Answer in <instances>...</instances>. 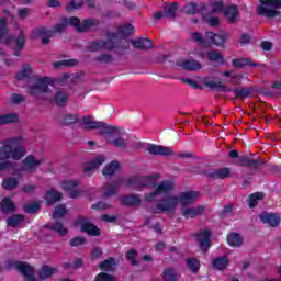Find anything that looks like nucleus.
Segmentation results:
<instances>
[{
	"label": "nucleus",
	"mask_w": 281,
	"mask_h": 281,
	"mask_svg": "<svg viewBox=\"0 0 281 281\" xmlns=\"http://www.w3.org/2000/svg\"><path fill=\"white\" fill-rule=\"evenodd\" d=\"M50 229H53V232H56L57 234H59L60 236H65V234H67V228L64 227L59 222L55 223Z\"/></svg>",
	"instance_id": "nucleus-53"
},
{
	"label": "nucleus",
	"mask_w": 281,
	"mask_h": 281,
	"mask_svg": "<svg viewBox=\"0 0 281 281\" xmlns=\"http://www.w3.org/2000/svg\"><path fill=\"white\" fill-rule=\"evenodd\" d=\"M25 156V148L11 140L7 145L0 147V161L5 159H22Z\"/></svg>",
	"instance_id": "nucleus-5"
},
{
	"label": "nucleus",
	"mask_w": 281,
	"mask_h": 281,
	"mask_svg": "<svg viewBox=\"0 0 281 281\" xmlns=\"http://www.w3.org/2000/svg\"><path fill=\"white\" fill-rule=\"evenodd\" d=\"M134 46L137 47V49H150L153 42L148 38H138L134 41Z\"/></svg>",
	"instance_id": "nucleus-39"
},
{
	"label": "nucleus",
	"mask_w": 281,
	"mask_h": 281,
	"mask_svg": "<svg viewBox=\"0 0 281 281\" xmlns=\"http://www.w3.org/2000/svg\"><path fill=\"white\" fill-rule=\"evenodd\" d=\"M207 12H222L223 8H225V4L223 3V0H209V3L206 4Z\"/></svg>",
	"instance_id": "nucleus-28"
},
{
	"label": "nucleus",
	"mask_w": 281,
	"mask_h": 281,
	"mask_svg": "<svg viewBox=\"0 0 281 281\" xmlns=\"http://www.w3.org/2000/svg\"><path fill=\"white\" fill-rule=\"evenodd\" d=\"M19 186V181L15 178H7L2 181L3 190H14Z\"/></svg>",
	"instance_id": "nucleus-41"
},
{
	"label": "nucleus",
	"mask_w": 281,
	"mask_h": 281,
	"mask_svg": "<svg viewBox=\"0 0 281 281\" xmlns=\"http://www.w3.org/2000/svg\"><path fill=\"white\" fill-rule=\"evenodd\" d=\"M212 14H216V12L207 11V7H206L205 14H202V19H203V21H205V23H207L209 25L214 27V26L218 25L220 20L216 16H212Z\"/></svg>",
	"instance_id": "nucleus-33"
},
{
	"label": "nucleus",
	"mask_w": 281,
	"mask_h": 281,
	"mask_svg": "<svg viewBox=\"0 0 281 281\" xmlns=\"http://www.w3.org/2000/svg\"><path fill=\"white\" fill-rule=\"evenodd\" d=\"M32 75V67L30 65H24L22 69L18 72L16 78L19 80H25L29 76Z\"/></svg>",
	"instance_id": "nucleus-44"
},
{
	"label": "nucleus",
	"mask_w": 281,
	"mask_h": 281,
	"mask_svg": "<svg viewBox=\"0 0 281 281\" xmlns=\"http://www.w3.org/2000/svg\"><path fill=\"white\" fill-rule=\"evenodd\" d=\"M109 207H111V205L104 202H98L91 205L92 210H109Z\"/></svg>",
	"instance_id": "nucleus-59"
},
{
	"label": "nucleus",
	"mask_w": 281,
	"mask_h": 281,
	"mask_svg": "<svg viewBox=\"0 0 281 281\" xmlns=\"http://www.w3.org/2000/svg\"><path fill=\"white\" fill-rule=\"evenodd\" d=\"M11 38L15 41V49H18L19 52L20 49H23L25 45V33L23 31V27L19 26V24H14Z\"/></svg>",
	"instance_id": "nucleus-12"
},
{
	"label": "nucleus",
	"mask_w": 281,
	"mask_h": 281,
	"mask_svg": "<svg viewBox=\"0 0 281 281\" xmlns=\"http://www.w3.org/2000/svg\"><path fill=\"white\" fill-rule=\"evenodd\" d=\"M2 212H12L14 210V203L10 198H4L0 204Z\"/></svg>",
	"instance_id": "nucleus-47"
},
{
	"label": "nucleus",
	"mask_w": 281,
	"mask_h": 281,
	"mask_svg": "<svg viewBox=\"0 0 281 281\" xmlns=\"http://www.w3.org/2000/svg\"><path fill=\"white\" fill-rule=\"evenodd\" d=\"M265 199V193L257 192L252 193L248 196L249 207H256L258 205V201H262Z\"/></svg>",
	"instance_id": "nucleus-38"
},
{
	"label": "nucleus",
	"mask_w": 281,
	"mask_h": 281,
	"mask_svg": "<svg viewBox=\"0 0 281 281\" xmlns=\"http://www.w3.org/2000/svg\"><path fill=\"white\" fill-rule=\"evenodd\" d=\"M79 120L78 114H65L60 122L64 126H69V124H76Z\"/></svg>",
	"instance_id": "nucleus-40"
},
{
	"label": "nucleus",
	"mask_w": 281,
	"mask_h": 281,
	"mask_svg": "<svg viewBox=\"0 0 281 281\" xmlns=\"http://www.w3.org/2000/svg\"><path fill=\"white\" fill-rule=\"evenodd\" d=\"M260 221L270 227H279L281 223L280 215L278 213L263 212L259 215Z\"/></svg>",
	"instance_id": "nucleus-15"
},
{
	"label": "nucleus",
	"mask_w": 281,
	"mask_h": 281,
	"mask_svg": "<svg viewBox=\"0 0 281 281\" xmlns=\"http://www.w3.org/2000/svg\"><path fill=\"white\" fill-rule=\"evenodd\" d=\"M123 34H133V25L127 24L121 27Z\"/></svg>",
	"instance_id": "nucleus-64"
},
{
	"label": "nucleus",
	"mask_w": 281,
	"mask_h": 281,
	"mask_svg": "<svg viewBox=\"0 0 281 281\" xmlns=\"http://www.w3.org/2000/svg\"><path fill=\"white\" fill-rule=\"evenodd\" d=\"M38 207H41L40 202H34L33 204H29L24 206L25 212L32 213V212H37Z\"/></svg>",
	"instance_id": "nucleus-57"
},
{
	"label": "nucleus",
	"mask_w": 281,
	"mask_h": 281,
	"mask_svg": "<svg viewBox=\"0 0 281 281\" xmlns=\"http://www.w3.org/2000/svg\"><path fill=\"white\" fill-rule=\"evenodd\" d=\"M126 258L127 260H130V262H132V265H135V258H137V251L135 250H130L127 254H126Z\"/></svg>",
	"instance_id": "nucleus-61"
},
{
	"label": "nucleus",
	"mask_w": 281,
	"mask_h": 281,
	"mask_svg": "<svg viewBox=\"0 0 281 281\" xmlns=\"http://www.w3.org/2000/svg\"><path fill=\"white\" fill-rule=\"evenodd\" d=\"M228 38L229 34L225 32H221L218 34L207 32L205 40H203V36L200 35V33L192 34V40L200 43V45H207V43H212L213 45H223Z\"/></svg>",
	"instance_id": "nucleus-7"
},
{
	"label": "nucleus",
	"mask_w": 281,
	"mask_h": 281,
	"mask_svg": "<svg viewBox=\"0 0 281 281\" xmlns=\"http://www.w3.org/2000/svg\"><path fill=\"white\" fill-rule=\"evenodd\" d=\"M81 124L88 131H93L98 128L102 135L104 133H117L115 125L105 124L104 122L95 121L93 116H83Z\"/></svg>",
	"instance_id": "nucleus-6"
},
{
	"label": "nucleus",
	"mask_w": 281,
	"mask_h": 281,
	"mask_svg": "<svg viewBox=\"0 0 281 281\" xmlns=\"http://www.w3.org/2000/svg\"><path fill=\"white\" fill-rule=\"evenodd\" d=\"M117 170H120V162L117 161H112L110 164H108L103 170H102V175L104 177H111L112 175H115V172H117Z\"/></svg>",
	"instance_id": "nucleus-30"
},
{
	"label": "nucleus",
	"mask_w": 281,
	"mask_h": 281,
	"mask_svg": "<svg viewBox=\"0 0 281 281\" xmlns=\"http://www.w3.org/2000/svg\"><path fill=\"white\" fill-rule=\"evenodd\" d=\"M29 93L31 95H42L49 102H55L58 106H65V103L69 101V94L65 90H56V81L49 77H42L34 81L30 86Z\"/></svg>",
	"instance_id": "nucleus-2"
},
{
	"label": "nucleus",
	"mask_w": 281,
	"mask_h": 281,
	"mask_svg": "<svg viewBox=\"0 0 281 281\" xmlns=\"http://www.w3.org/2000/svg\"><path fill=\"white\" fill-rule=\"evenodd\" d=\"M67 214V210L64 205L56 206L53 212V218H63Z\"/></svg>",
	"instance_id": "nucleus-51"
},
{
	"label": "nucleus",
	"mask_w": 281,
	"mask_h": 281,
	"mask_svg": "<svg viewBox=\"0 0 281 281\" xmlns=\"http://www.w3.org/2000/svg\"><path fill=\"white\" fill-rule=\"evenodd\" d=\"M147 150L150 155H173L175 151L170 147H165L161 145H148Z\"/></svg>",
	"instance_id": "nucleus-23"
},
{
	"label": "nucleus",
	"mask_w": 281,
	"mask_h": 281,
	"mask_svg": "<svg viewBox=\"0 0 281 281\" xmlns=\"http://www.w3.org/2000/svg\"><path fill=\"white\" fill-rule=\"evenodd\" d=\"M166 16L172 19L177 12V2L165 5L164 8Z\"/></svg>",
	"instance_id": "nucleus-48"
},
{
	"label": "nucleus",
	"mask_w": 281,
	"mask_h": 281,
	"mask_svg": "<svg viewBox=\"0 0 281 281\" xmlns=\"http://www.w3.org/2000/svg\"><path fill=\"white\" fill-rule=\"evenodd\" d=\"M281 0H259L257 5V13L260 16H266L267 19H273L280 15Z\"/></svg>",
	"instance_id": "nucleus-4"
},
{
	"label": "nucleus",
	"mask_w": 281,
	"mask_h": 281,
	"mask_svg": "<svg viewBox=\"0 0 281 281\" xmlns=\"http://www.w3.org/2000/svg\"><path fill=\"white\" fill-rule=\"evenodd\" d=\"M177 196L181 207H184L186 205H191V203H194V201H196V198L199 196V193L194 191H188V192H182Z\"/></svg>",
	"instance_id": "nucleus-19"
},
{
	"label": "nucleus",
	"mask_w": 281,
	"mask_h": 281,
	"mask_svg": "<svg viewBox=\"0 0 281 281\" xmlns=\"http://www.w3.org/2000/svg\"><path fill=\"white\" fill-rule=\"evenodd\" d=\"M93 260H97V258H101L102 257V248H93L92 249V254H91Z\"/></svg>",
	"instance_id": "nucleus-63"
},
{
	"label": "nucleus",
	"mask_w": 281,
	"mask_h": 281,
	"mask_svg": "<svg viewBox=\"0 0 281 281\" xmlns=\"http://www.w3.org/2000/svg\"><path fill=\"white\" fill-rule=\"evenodd\" d=\"M206 8H207V4L203 2L200 4H196L194 2H189L182 8V12L184 14H190V15L201 14L202 16V14H205Z\"/></svg>",
	"instance_id": "nucleus-13"
},
{
	"label": "nucleus",
	"mask_w": 281,
	"mask_h": 281,
	"mask_svg": "<svg viewBox=\"0 0 281 281\" xmlns=\"http://www.w3.org/2000/svg\"><path fill=\"white\" fill-rule=\"evenodd\" d=\"M115 267H117V263L113 258L105 259L99 263V269H101V271H113L115 270Z\"/></svg>",
	"instance_id": "nucleus-35"
},
{
	"label": "nucleus",
	"mask_w": 281,
	"mask_h": 281,
	"mask_svg": "<svg viewBox=\"0 0 281 281\" xmlns=\"http://www.w3.org/2000/svg\"><path fill=\"white\" fill-rule=\"evenodd\" d=\"M7 267L8 269H15L21 276H24V278L29 280H36V268L25 261L9 260Z\"/></svg>",
	"instance_id": "nucleus-8"
},
{
	"label": "nucleus",
	"mask_w": 281,
	"mask_h": 281,
	"mask_svg": "<svg viewBox=\"0 0 281 281\" xmlns=\"http://www.w3.org/2000/svg\"><path fill=\"white\" fill-rule=\"evenodd\" d=\"M234 67H245V65H250L252 67H256V64H254L250 59L247 58H236L233 59Z\"/></svg>",
	"instance_id": "nucleus-49"
},
{
	"label": "nucleus",
	"mask_w": 281,
	"mask_h": 281,
	"mask_svg": "<svg viewBox=\"0 0 281 281\" xmlns=\"http://www.w3.org/2000/svg\"><path fill=\"white\" fill-rule=\"evenodd\" d=\"M244 243L243 236L238 233H231L227 235V245L229 247H240Z\"/></svg>",
	"instance_id": "nucleus-27"
},
{
	"label": "nucleus",
	"mask_w": 281,
	"mask_h": 281,
	"mask_svg": "<svg viewBox=\"0 0 281 281\" xmlns=\"http://www.w3.org/2000/svg\"><path fill=\"white\" fill-rule=\"evenodd\" d=\"M120 201L122 205H139L142 203V200L137 195H124L120 198Z\"/></svg>",
	"instance_id": "nucleus-31"
},
{
	"label": "nucleus",
	"mask_w": 281,
	"mask_h": 281,
	"mask_svg": "<svg viewBox=\"0 0 281 281\" xmlns=\"http://www.w3.org/2000/svg\"><path fill=\"white\" fill-rule=\"evenodd\" d=\"M98 24L97 20H85L80 22L78 18H65L61 24L55 26V32H65L67 25H72L78 32H87V30H91V27Z\"/></svg>",
	"instance_id": "nucleus-3"
},
{
	"label": "nucleus",
	"mask_w": 281,
	"mask_h": 281,
	"mask_svg": "<svg viewBox=\"0 0 281 281\" xmlns=\"http://www.w3.org/2000/svg\"><path fill=\"white\" fill-rule=\"evenodd\" d=\"M240 45H249L251 43V36L248 34H243L239 38Z\"/></svg>",
	"instance_id": "nucleus-60"
},
{
	"label": "nucleus",
	"mask_w": 281,
	"mask_h": 281,
	"mask_svg": "<svg viewBox=\"0 0 281 281\" xmlns=\"http://www.w3.org/2000/svg\"><path fill=\"white\" fill-rule=\"evenodd\" d=\"M210 236H212V233L209 229L198 233L196 240L202 251H207V249H210Z\"/></svg>",
	"instance_id": "nucleus-18"
},
{
	"label": "nucleus",
	"mask_w": 281,
	"mask_h": 281,
	"mask_svg": "<svg viewBox=\"0 0 281 281\" xmlns=\"http://www.w3.org/2000/svg\"><path fill=\"white\" fill-rule=\"evenodd\" d=\"M78 186H80V181L77 179H65L61 181L60 188L65 192H69L70 199H78L81 194L80 190H76Z\"/></svg>",
	"instance_id": "nucleus-11"
},
{
	"label": "nucleus",
	"mask_w": 281,
	"mask_h": 281,
	"mask_svg": "<svg viewBox=\"0 0 281 281\" xmlns=\"http://www.w3.org/2000/svg\"><path fill=\"white\" fill-rule=\"evenodd\" d=\"M101 221H104V223H115L117 221V217L115 215H101Z\"/></svg>",
	"instance_id": "nucleus-62"
},
{
	"label": "nucleus",
	"mask_w": 281,
	"mask_h": 281,
	"mask_svg": "<svg viewBox=\"0 0 281 281\" xmlns=\"http://www.w3.org/2000/svg\"><path fill=\"white\" fill-rule=\"evenodd\" d=\"M106 161V158L104 156H98L92 161L88 162L83 169L85 175H90V172H93L94 170H98L102 164Z\"/></svg>",
	"instance_id": "nucleus-22"
},
{
	"label": "nucleus",
	"mask_w": 281,
	"mask_h": 281,
	"mask_svg": "<svg viewBox=\"0 0 281 281\" xmlns=\"http://www.w3.org/2000/svg\"><path fill=\"white\" fill-rule=\"evenodd\" d=\"M55 273H58V268L52 267L49 265H44L38 270L37 278L40 280H47V278H52V276H55Z\"/></svg>",
	"instance_id": "nucleus-21"
},
{
	"label": "nucleus",
	"mask_w": 281,
	"mask_h": 281,
	"mask_svg": "<svg viewBox=\"0 0 281 281\" xmlns=\"http://www.w3.org/2000/svg\"><path fill=\"white\" fill-rule=\"evenodd\" d=\"M205 211V207L203 206H198V207H182L181 209V214L184 218H194L199 216V214H203Z\"/></svg>",
	"instance_id": "nucleus-24"
},
{
	"label": "nucleus",
	"mask_w": 281,
	"mask_h": 281,
	"mask_svg": "<svg viewBox=\"0 0 281 281\" xmlns=\"http://www.w3.org/2000/svg\"><path fill=\"white\" fill-rule=\"evenodd\" d=\"M76 226L80 227L81 232H86V234H89V236H100V228L87 220H79L76 223Z\"/></svg>",
	"instance_id": "nucleus-14"
},
{
	"label": "nucleus",
	"mask_w": 281,
	"mask_h": 281,
	"mask_svg": "<svg viewBox=\"0 0 281 281\" xmlns=\"http://www.w3.org/2000/svg\"><path fill=\"white\" fill-rule=\"evenodd\" d=\"M229 266V259L227 257H218L213 261V268L217 271H223Z\"/></svg>",
	"instance_id": "nucleus-36"
},
{
	"label": "nucleus",
	"mask_w": 281,
	"mask_h": 281,
	"mask_svg": "<svg viewBox=\"0 0 281 281\" xmlns=\"http://www.w3.org/2000/svg\"><path fill=\"white\" fill-rule=\"evenodd\" d=\"M8 34V20L0 18V38H3Z\"/></svg>",
	"instance_id": "nucleus-52"
},
{
	"label": "nucleus",
	"mask_w": 281,
	"mask_h": 281,
	"mask_svg": "<svg viewBox=\"0 0 281 281\" xmlns=\"http://www.w3.org/2000/svg\"><path fill=\"white\" fill-rule=\"evenodd\" d=\"M203 83L205 85V87H209L210 89H220V87H223L221 79H215L212 77H205L203 79Z\"/></svg>",
	"instance_id": "nucleus-37"
},
{
	"label": "nucleus",
	"mask_w": 281,
	"mask_h": 281,
	"mask_svg": "<svg viewBox=\"0 0 281 281\" xmlns=\"http://www.w3.org/2000/svg\"><path fill=\"white\" fill-rule=\"evenodd\" d=\"M63 200V193L57 191L56 189H49L46 192L45 201L48 205H54V203H58V201Z\"/></svg>",
	"instance_id": "nucleus-25"
},
{
	"label": "nucleus",
	"mask_w": 281,
	"mask_h": 281,
	"mask_svg": "<svg viewBox=\"0 0 281 281\" xmlns=\"http://www.w3.org/2000/svg\"><path fill=\"white\" fill-rule=\"evenodd\" d=\"M159 179V175L154 176H144L142 178H132L127 186L131 188H134V190H138L142 192V190L146 188H154V191L145 194L144 201L147 203H153V201H157V196H161V194H168L172 188H175V184H172L171 181H162L158 186H156L157 180Z\"/></svg>",
	"instance_id": "nucleus-1"
},
{
	"label": "nucleus",
	"mask_w": 281,
	"mask_h": 281,
	"mask_svg": "<svg viewBox=\"0 0 281 281\" xmlns=\"http://www.w3.org/2000/svg\"><path fill=\"white\" fill-rule=\"evenodd\" d=\"M179 205V196L170 194L167 195L162 201H160L153 210V212H156V214H161V212L172 214V212H175Z\"/></svg>",
	"instance_id": "nucleus-9"
},
{
	"label": "nucleus",
	"mask_w": 281,
	"mask_h": 281,
	"mask_svg": "<svg viewBox=\"0 0 281 281\" xmlns=\"http://www.w3.org/2000/svg\"><path fill=\"white\" fill-rule=\"evenodd\" d=\"M61 65H65L66 67H74L78 65V61L76 59H67L55 64V67L59 68Z\"/></svg>",
	"instance_id": "nucleus-56"
},
{
	"label": "nucleus",
	"mask_w": 281,
	"mask_h": 281,
	"mask_svg": "<svg viewBox=\"0 0 281 281\" xmlns=\"http://www.w3.org/2000/svg\"><path fill=\"white\" fill-rule=\"evenodd\" d=\"M206 56L209 60H212V63H220V64L223 63V55H221V53L218 52H215V50L209 52Z\"/></svg>",
	"instance_id": "nucleus-50"
},
{
	"label": "nucleus",
	"mask_w": 281,
	"mask_h": 281,
	"mask_svg": "<svg viewBox=\"0 0 281 281\" xmlns=\"http://www.w3.org/2000/svg\"><path fill=\"white\" fill-rule=\"evenodd\" d=\"M224 16H226L229 23H234L236 19H238V8L236 5H231L224 9Z\"/></svg>",
	"instance_id": "nucleus-29"
},
{
	"label": "nucleus",
	"mask_w": 281,
	"mask_h": 281,
	"mask_svg": "<svg viewBox=\"0 0 281 281\" xmlns=\"http://www.w3.org/2000/svg\"><path fill=\"white\" fill-rule=\"evenodd\" d=\"M82 0H71L67 5V10H78V8L82 7Z\"/></svg>",
	"instance_id": "nucleus-55"
},
{
	"label": "nucleus",
	"mask_w": 281,
	"mask_h": 281,
	"mask_svg": "<svg viewBox=\"0 0 281 281\" xmlns=\"http://www.w3.org/2000/svg\"><path fill=\"white\" fill-rule=\"evenodd\" d=\"M14 122H19V115L16 114L0 115V124H12Z\"/></svg>",
	"instance_id": "nucleus-43"
},
{
	"label": "nucleus",
	"mask_w": 281,
	"mask_h": 281,
	"mask_svg": "<svg viewBox=\"0 0 281 281\" xmlns=\"http://www.w3.org/2000/svg\"><path fill=\"white\" fill-rule=\"evenodd\" d=\"M187 267L190 271L196 272L199 269H201V261H199L196 258H189L187 260Z\"/></svg>",
	"instance_id": "nucleus-45"
},
{
	"label": "nucleus",
	"mask_w": 281,
	"mask_h": 281,
	"mask_svg": "<svg viewBox=\"0 0 281 281\" xmlns=\"http://www.w3.org/2000/svg\"><path fill=\"white\" fill-rule=\"evenodd\" d=\"M122 184V179H119L114 184H106L103 189L104 196H113L117 193V188Z\"/></svg>",
	"instance_id": "nucleus-32"
},
{
	"label": "nucleus",
	"mask_w": 281,
	"mask_h": 281,
	"mask_svg": "<svg viewBox=\"0 0 281 281\" xmlns=\"http://www.w3.org/2000/svg\"><path fill=\"white\" fill-rule=\"evenodd\" d=\"M50 37H52V31H47V29L45 27L35 29L31 34V38L33 40L41 38L44 45H47V43H49Z\"/></svg>",
	"instance_id": "nucleus-20"
},
{
	"label": "nucleus",
	"mask_w": 281,
	"mask_h": 281,
	"mask_svg": "<svg viewBox=\"0 0 281 281\" xmlns=\"http://www.w3.org/2000/svg\"><path fill=\"white\" fill-rule=\"evenodd\" d=\"M95 281H115V278L106 272H101L97 276Z\"/></svg>",
	"instance_id": "nucleus-54"
},
{
	"label": "nucleus",
	"mask_w": 281,
	"mask_h": 281,
	"mask_svg": "<svg viewBox=\"0 0 281 281\" xmlns=\"http://www.w3.org/2000/svg\"><path fill=\"white\" fill-rule=\"evenodd\" d=\"M115 43V36L109 38L108 42L99 41L94 43V50L98 49H113Z\"/></svg>",
	"instance_id": "nucleus-34"
},
{
	"label": "nucleus",
	"mask_w": 281,
	"mask_h": 281,
	"mask_svg": "<svg viewBox=\"0 0 281 281\" xmlns=\"http://www.w3.org/2000/svg\"><path fill=\"white\" fill-rule=\"evenodd\" d=\"M165 281H178L180 278L179 271L175 268H165L161 274Z\"/></svg>",
	"instance_id": "nucleus-26"
},
{
	"label": "nucleus",
	"mask_w": 281,
	"mask_h": 281,
	"mask_svg": "<svg viewBox=\"0 0 281 281\" xmlns=\"http://www.w3.org/2000/svg\"><path fill=\"white\" fill-rule=\"evenodd\" d=\"M24 170L29 172H36V168L43 164V158L33 155L27 156L24 161Z\"/></svg>",
	"instance_id": "nucleus-17"
},
{
	"label": "nucleus",
	"mask_w": 281,
	"mask_h": 281,
	"mask_svg": "<svg viewBox=\"0 0 281 281\" xmlns=\"http://www.w3.org/2000/svg\"><path fill=\"white\" fill-rule=\"evenodd\" d=\"M21 223H23V215H13L7 221V225H9V227H19Z\"/></svg>",
	"instance_id": "nucleus-46"
},
{
	"label": "nucleus",
	"mask_w": 281,
	"mask_h": 281,
	"mask_svg": "<svg viewBox=\"0 0 281 281\" xmlns=\"http://www.w3.org/2000/svg\"><path fill=\"white\" fill-rule=\"evenodd\" d=\"M177 66L181 69H187L188 71H199L201 69V63L194 59L180 58L177 60Z\"/></svg>",
	"instance_id": "nucleus-16"
},
{
	"label": "nucleus",
	"mask_w": 281,
	"mask_h": 281,
	"mask_svg": "<svg viewBox=\"0 0 281 281\" xmlns=\"http://www.w3.org/2000/svg\"><path fill=\"white\" fill-rule=\"evenodd\" d=\"M213 179H225L229 177V168H221L212 172Z\"/></svg>",
	"instance_id": "nucleus-42"
},
{
	"label": "nucleus",
	"mask_w": 281,
	"mask_h": 281,
	"mask_svg": "<svg viewBox=\"0 0 281 281\" xmlns=\"http://www.w3.org/2000/svg\"><path fill=\"white\" fill-rule=\"evenodd\" d=\"M116 128L117 133H111V132H103V135H105V140L108 144H111L112 146H116V148H126V139H124V130L114 126Z\"/></svg>",
	"instance_id": "nucleus-10"
},
{
	"label": "nucleus",
	"mask_w": 281,
	"mask_h": 281,
	"mask_svg": "<svg viewBox=\"0 0 281 281\" xmlns=\"http://www.w3.org/2000/svg\"><path fill=\"white\" fill-rule=\"evenodd\" d=\"M71 247H80V245H85V237H75L70 240Z\"/></svg>",
	"instance_id": "nucleus-58"
}]
</instances>
